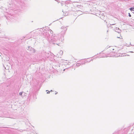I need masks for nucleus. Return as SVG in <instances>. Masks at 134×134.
Instances as JSON below:
<instances>
[{
	"instance_id": "4",
	"label": "nucleus",
	"mask_w": 134,
	"mask_h": 134,
	"mask_svg": "<svg viewBox=\"0 0 134 134\" xmlns=\"http://www.w3.org/2000/svg\"><path fill=\"white\" fill-rule=\"evenodd\" d=\"M115 30H116V32H118L119 33L120 31V30L118 28H116Z\"/></svg>"
},
{
	"instance_id": "15",
	"label": "nucleus",
	"mask_w": 134,
	"mask_h": 134,
	"mask_svg": "<svg viewBox=\"0 0 134 134\" xmlns=\"http://www.w3.org/2000/svg\"><path fill=\"white\" fill-rule=\"evenodd\" d=\"M115 24H110L111 25H113Z\"/></svg>"
},
{
	"instance_id": "19",
	"label": "nucleus",
	"mask_w": 134,
	"mask_h": 134,
	"mask_svg": "<svg viewBox=\"0 0 134 134\" xmlns=\"http://www.w3.org/2000/svg\"><path fill=\"white\" fill-rule=\"evenodd\" d=\"M131 52L133 53V52Z\"/></svg>"
},
{
	"instance_id": "11",
	"label": "nucleus",
	"mask_w": 134,
	"mask_h": 134,
	"mask_svg": "<svg viewBox=\"0 0 134 134\" xmlns=\"http://www.w3.org/2000/svg\"><path fill=\"white\" fill-rule=\"evenodd\" d=\"M129 17H131V15L129 13Z\"/></svg>"
},
{
	"instance_id": "20",
	"label": "nucleus",
	"mask_w": 134,
	"mask_h": 134,
	"mask_svg": "<svg viewBox=\"0 0 134 134\" xmlns=\"http://www.w3.org/2000/svg\"><path fill=\"white\" fill-rule=\"evenodd\" d=\"M48 91V90H46V91Z\"/></svg>"
},
{
	"instance_id": "5",
	"label": "nucleus",
	"mask_w": 134,
	"mask_h": 134,
	"mask_svg": "<svg viewBox=\"0 0 134 134\" xmlns=\"http://www.w3.org/2000/svg\"><path fill=\"white\" fill-rule=\"evenodd\" d=\"M61 28L62 29H63L64 30V31H66L67 29V28H66V27H65L64 26H63Z\"/></svg>"
},
{
	"instance_id": "6",
	"label": "nucleus",
	"mask_w": 134,
	"mask_h": 134,
	"mask_svg": "<svg viewBox=\"0 0 134 134\" xmlns=\"http://www.w3.org/2000/svg\"><path fill=\"white\" fill-rule=\"evenodd\" d=\"M59 54H60V55H62L63 54V52L62 51H60L59 52Z\"/></svg>"
},
{
	"instance_id": "8",
	"label": "nucleus",
	"mask_w": 134,
	"mask_h": 134,
	"mask_svg": "<svg viewBox=\"0 0 134 134\" xmlns=\"http://www.w3.org/2000/svg\"><path fill=\"white\" fill-rule=\"evenodd\" d=\"M80 64H81L80 63H78L76 64V65L77 66H80Z\"/></svg>"
},
{
	"instance_id": "14",
	"label": "nucleus",
	"mask_w": 134,
	"mask_h": 134,
	"mask_svg": "<svg viewBox=\"0 0 134 134\" xmlns=\"http://www.w3.org/2000/svg\"><path fill=\"white\" fill-rule=\"evenodd\" d=\"M50 93V91H48V92L47 93V94L49 93Z\"/></svg>"
},
{
	"instance_id": "17",
	"label": "nucleus",
	"mask_w": 134,
	"mask_h": 134,
	"mask_svg": "<svg viewBox=\"0 0 134 134\" xmlns=\"http://www.w3.org/2000/svg\"><path fill=\"white\" fill-rule=\"evenodd\" d=\"M51 92H52V91H53L52 90H51Z\"/></svg>"
},
{
	"instance_id": "9",
	"label": "nucleus",
	"mask_w": 134,
	"mask_h": 134,
	"mask_svg": "<svg viewBox=\"0 0 134 134\" xmlns=\"http://www.w3.org/2000/svg\"><path fill=\"white\" fill-rule=\"evenodd\" d=\"M23 93V92H20L19 93V95H20V96H22V94Z\"/></svg>"
},
{
	"instance_id": "3",
	"label": "nucleus",
	"mask_w": 134,
	"mask_h": 134,
	"mask_svg": "<svg viewBox=\"0 0 134 134\" xmlns=\"http://www.w3.org/2000/svg\"><path fill=\"white\" fill-rule=\"evenodd\" d=\"M36 50L32 48H30V51H31L32 53H35L36 52Z\"/></svg>"
},
{
	"instance_id": "2",
	"label": "nucleus",
	"mask_w": 134,
	"mask_h": 134,
	"mask_svg": "<svg viewBox=\"0 0 134 134\" xmlns=\"http://www.w3.org/2000/svg\"><path fill=\"white\" fill-rule=\"evenodd\" d=\"M43 35L45 36L46 37H47L48 38V40L49 41L50 40L49 38H48L49 37V35L48 32H44L43 33Z\"/></svg>"
},
{
	"instance_id": "1",
	"label": "nucleus",
	"mask_w": 134,
	"mask_h": 134,
	"mask_svg": "<svg viewBox=\"0 0 134 134\" xmlns=\"http://www.w3.org/2000/svg\"><path fill=\"white\" fill-rule=\"evenodd\" d=\"M51 42L54 44H56L58 46H60L59 43H58L60 41L59 38L57 37H55L51 39V40H50Z\"/></svg>"
},
{
	"instance_id": "18",
	"label": "nucleus",
	"mask_w": 134,
	"mask_h": 134,
	"mask_svg": "<svg viewBox=\"0 0 134 134\" xmlns=\"http://www.w3.org/2000/svg\"><path fill=\"white\" fill-rule=\"evenodd\" d=\"M117 38H119L120 37H118Z\"/></svg>"
},
{
	"instance_id": "12",
	"label": "nucleus",
	"mask_w": 134,
	"mask_h": 134,
	"mask_svg": "<svg viewBox=\"0 0 134 134\" xmlns=\"http://www.w3.org/2000/svg\"><path fill=\"white\" fill-rule=\"evenodd\" d=\"M50 30V33H52L53 31H52L51 30Z\"/></svg>"
},
{
	"instance_id": "10",
	"label": "nucleus",
	"mask_w": 134,
	"mask_h": 134,
	"mask_svg": "<svg viewBox=\"0 0 134 134\" xmlns=\"http://www.w3.org/2000/svg\"><path fill=\"white\" fill-rule=\"evenodd\" d=\"M31 48V47H30L29 46V47H28V49H27L28 50H29L30 51V48Z\"/></svg>"
},
{
	"instance_id": "7",
	"label": "nucleus",
	"mask_w": 134,
	"mask_h": 134,
	"mask_svg": "<svg viewBox=\"0 0 134 134\" xmlns=\"http://www.w3.org/2000/svg\"><path fill=\"white\" fill-rule=\"evenodd\" d=\"M130 9L131 11H133L134 12V8H131Z\"/></svg>"
},
{
	"instance_id": "13",
	"label": "nucleus",
	"mask_w": 134,
	"mask_h": 134,
	"mask_svg": "<svg viewBox=\"0 0 134 134\" xmlns=\"http://www.w3.org/2000/svg\"><path fill=\"white\" fill-rule=\"evenodd\" d=\"M125 54H122L121 55V56H125Z\"/></svg>"
},
{
	"instance_id": "16",
	"label": "nucleus",
	"mask_w": 134,
	"mask_h": 134,
	"mask_svg": "<svg viewBox=\"0 0 134 134\" xmlns=\"http://www.w3.org/2000/svg\"><path fill=\"white\" fill-rule=\"evenodd\" d=\"M57 93V92L56 93H55V94H56Z\"/></svg>"
}]
</instances>
